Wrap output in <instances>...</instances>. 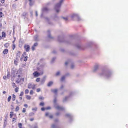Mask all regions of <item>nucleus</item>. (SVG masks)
Masks as SVG:
<instances>
[{"label":"nucleus","mask_w":128,"mask_h":128,"mask_svg":"<svg viewBox=\"0 0 128 128\" xmlns=\"http://www.w3.org/2000/svg\"><path fill=\"white\" fill-rule=\"evenodd\" d=\"M56 102L57 99L56 97L55 96L54 100V102L55 108L59 110H64V108L63 107L57 105Z\"/></svg>","instance_id":"obj_4"},{"label":"nucleus","mask_w":128,"mask_h":128,"mask_svg":"<svg viewBox=\"0 0 128 128\" xmlns=\"http://www.w3.org/2000/svg\"><path fill=\"white\" fill-rule=\"evenodd\" d=\"M10 73L9 72H8L7 75V79H9L10 76Z\"/></svg>","instance_id":"obj_28"},{"label":"nucleus","mask_w":128,"mask_h":128,"mask_svg":"<svg viewBox=\"0 0 128 128\" xmlns=\"http://www.w3.org/2000/svg\"><path fill=\"white\" fill-rule=\"evenodd\" d=\"M76 47L78 49H80L81 48V46L80 44H76Z\"/></svg>","instance_id":"obj_25"},{"label":"nucleus","mask_w":128,"mask_h":128,"mask_svg":"<svg viewBox=\"0 0 128 128\" xmlns=\"http://www.w3.org/2000/svg\"><path fill=\"white\" fill-rule=\"evenodd\" d=\"M59 19V17L57 16L56 15L54 17V20L55 21H57Z\"/></svg>","instance_id":"obj_18"},{"label":"nucleus","mask_w":128,"mask_h":128,"mask_svg":"<svg viewBox=\"0 0 128 128\" xmlns=\"http://www.w3.org/2000/svg\"><path fill=\"white\" fill-rule=\"evenodd\" d=\"M49 113L48 112H46V116H49Z\"/></svg>","instance_id":"obj_57"},{"label":"nucleus","mask_w":128,"mask_h":128,"mask_svg":"<svg viewBox=\"0 0 128 128\" xmlns=\"http://www.w3.org/2000/svg\"><path fill=\"white\" fill-rule=\"evenodd\" d=\"M70 74L69 73H67V74H65V76L66 77V76H69L70 75Z\"/></svg>","instance_id":"obj_63"},{"label":"nucleus","mask_w":128,"mask_h":128,"mask_svg":"<svg viewBox=\"0 0 128 128\" xmlns=\"http://www.w3.org/2000/svg\"><path fill=\"white\" fill-rule=\"evenodd\" d=\"M44 18L49 24L51 26H54V23L50 21V18L48 17H45Z\"/></svg>","instance_id":"obj_7"},{"label":"nucleus","mask_w":128,"mask_h":128,"mask_svg":"<svg viewBox=\"0 0 128 128\" xmlns=\"http://www.w3.org/2000/svg\"><path fill=\"white\" fill-rule=\"evenodd\" d=\"M44 103L43 102H41L40 104V105L41 106H44Z\"/></svg>","instance_id":"obj_41"},{"label":"nucleus","mask_w":128,"mask_h":128,"mask_svg":"<svg viewBox=\"0 0 128 128\" xmlns=\"http://www.w3.org/2000/svg\"><path fill=\"white\" fill-rule=\"evenodd\" d=\"M17 62H18V61H16V60H15L14 61V64H15L16 65H17Z\"/></svg>","instance_id":"obj_56"},{"label":"nucleus","mask_w":128,"mask_h":128,"mask_svg":"<svg viewBox=\"0 0 128 128\" xmlns=\"http://www.w3.org/2000/svg\"><path fill=\"white\" fill-rule=\"evenodd\" d=\"M4 1L5 0H1V2L2 4L4 3Z\"/></svg>","instance_id":"obj_62"},{"label":"nucleus","mask_w":128,"mask_h":128,"mask_svg":"<svg viewBox=\"0 0 128 128\" xmlns=\"http://www.w3.org/2000/svg\"><path fill=\"white\" fill-rule=\"evenodd\" d=\"M8 50L7 49L4 50L3 52V53L5 54H6L8 52Z\"/></svg>","instance_id":"obj_22"},{"label":"nucleus","mask_w":128,"mask_h":128,"mask_svg":"<svg viewBox=\"0 0 128 128\" xmlns=\"http://www.w3.org/2000/svg\"><path fill=\"white\" fill-rule=\"evenodd\" d=\"M65 87V86L64 85H61V87L60 88V90H62Z\"/></svg>","instance_id":"obj_36"},{"label":"nucleus","mask_w":128,"mask_h":128,"mask_svg":"<svg viewBox=\"0 0 128 128\" xmlns=\"http://www.w3.org/2000/svg\"><path fill=\"white\" fill-rule=\"evenodd\" d=\"M69 63V61H68V62H66L65 63V66H67L68 64Z\"/></svg>","instance_id":"obj_55"},{"label":"nucleus","mask_w":128,"mask_h":128,"mask_svg":"<svg viewBox=\"0 0 128 128\" xmlns=\"http://www.w3.org/2000/svg\"><path fill=\"white\" fill-rule=\"evenodd\" d=\"M56 51L55 50H54L52 51V53L54 54H56Z\"/></svg>","instance_id":"obj_58"},{"label":"nucleus","mask_w":128,"mask_h":128,"mask_svg":"<svg viewBox=\"0 0 128 128\" xmlns=\"http://www.w3.org/2000/svg\"><path fill=\"white\" fill-rule=\"evenodd\" d=\"M58 40L60 42H64L67 44H69L71 41L70 40H65L62 36H60L58 37Z\"/></svg>","instance_id":"obj_2"},{"label":"nucleus","mask_w":128,"mask_h":128,"mask_svg":"<svg viewBox=\"0 0 128 128\" xmlns=\"http://www.w3.org/2000/svg\"><path fill=\"white\" fill-rule=\"evenodd\" d=\"M38 126L37 124H36L34 126L33 128H38Z\"/></svg>","instance_id":"obj_40"},{"label":"nucleus","mask_w":128,"mask_h":128,"mask_svg":"<svg viewBox=\"0 0 128 128\" xmlns=\"http://www.w3.org/2000/svg\"><path fill=\"white\" fill-rule=\"evenodd\" d=\"M19 107L18 106H17L16 108V112H18L19 110Z\"/></svg>","instance_id":"obj_45"},{"label":"nucleus","mask_w":128,"mask_h":128,"mask_svg":"<svg viewBox=\"0 0 128 128\" xmlns=\"http://www.w3.org/2000/svg\"><path fill=\"white\" fill-rule=\"evenodd\" d=\"M26 111V109L25 108H23V109L22 112L23 113H25Z\"/></svg>","instance_id":"obj_46"},{"label":"nucleus","mask_w":128,"mask_h":128,"mask_svg":"<svg viewBox=\"0 0 128 128\" xmlns=\"http://www.w3.org/2000/svg\"><path fill=\"white\" fill-rule=\"evenodd\" d=\"M12 86L14 88V87H16V86L15 84L14 83H13L12 84Z\"/></svg>","instance_id":"obj_52"},{"label":"nucleus","mask_w":128,"mask_h":128,"mask_svg":"<svg viewBox=\"0 0 128 128\" xmlns=\"http://www.w3.org/2000/svg\"><path fill=\"white\" fill-rule=\"evenodd\" d=\"M43 74V71L42 70V72L40 73H38L37 72H34L33 74V75L34 76L36 77H37L40 75V74Z\"/></svg>","instance_id":"obj_9"},{"label":"nucleus","mask_w":128,"mask_h":128,"mask_svg":"<svg viewBox=\"0 0 128 128\" xmlns=\"http://www.w3.org/2000/svg\"><path fill=\"white\" fill-rule=\"evenodd\" d=\"M46 77L44 76L41 80L40 82V84H43L46 80Z\"/></svg>","instance_id":"obj_14"},{"label":"nucleus","mask_w":128,"mask_h":128,"mask_svg":"<svg viewBox=\"0 0 128 128\" xmlns=\"http://www.w3.org/2000/svg\"><path fill=\"white\" fill-rule=\"evenodd\" d=\"M49 117L50 118L52 119L53 118V116L52 115H50L49 116Z\"/></svg>","instance_id":"obj_64"},{"label":"nucleus","mask_w":128,"mask_h":128,"mask_svg":"<svg viewBox=\"0 0 128 128\" xmlns=\"http://www.w3.org/2000/svg\"><path fill=\"white\" fill-rule=\"evenodd\" d=\"M39 98L40 100H44V98L42 96L40 97Z\"/></svg>","instance_id":"obj_59"},{"label":"nucleus","mask_w":128,"mask_h":128,"mask_svg":"<svg viewBox=\"0 0 128 128\" xmlns=\"http://www.w3.org/2000/svg\"><path fill=\"white\" fill-rule=\"evenodd\" d=\"M66 77L65 76H62V77L61 78V81H62V82L65 79Z\"/></svg>","instance_id":"obj_24"},{"label":"nucleus","mask_w":128,"mask_h":128,"mask_svg":"<svg viewBox=\"0 0 128 128\" xmlns=\"http://www.w3.org/2000/svg\"><path fill=\"white\" fill-rule=\"evenodd\" d=\"M36 85L32 83H29L28 85V88L29 89L32 88V89L34 90L36 88Z\"/></svg>","instance_id":"obj_8"},{"label":"nucleus","mask_w":128,"mask_h":128,"mask_svg":"<svg viewBox=\"0 0 128 128\" xmlns=\"http://www.w3.org/2000/svg\"><path fill=\"white\" fill-rule=\"evenodd\" d=\"M2 37L5 38L6 36V33L4 32H3L2 34Z\"/></svg>","instance_id":"obj_26"},{"label":"nucleus","mask_w":128,"mask_h":128,"mask_svg":"<svg viewBox=\"0 0 128 128\" xmlns=\"http://www.w3.org/2000/svg\"><path fill=\"white\" fill-rule=\"evenodd\" d=\"M40 78H37L36 80V81L37 82H39L40 80Z\"/></svg>","instance_id":"obj_44"},{"label":"nucleus","mask_w":128,"mask_h":128,"mask_svg":"<svg viewBox=\"0 0 128 128\" xmlns=\"http://www.w3.org/2000/svg\"><path fill=\"white\" fill-rule=\"evenodd\" d=\"M45 110H46V108H43L41 109V110L42 111H44Z\"/></svg>","instance_id":"obj_61"},{"label":"nucleus","mask_w":128,"mask_h":128,"mask_svg":"<svg viewBox=\"0 0 128 128\" xmlns=\"http://www.w3.org/2000/svg\"><path fill=\"white\" fill-rule=\"evenodd\" d=\"M38 45V43H35L34 44V46H35V47H36V46H37Z\"/></svg>","instance_id":"obj_47"},{"label":"nucleus","mask_w":128,"mask_h":128,"mask_svg":"<svg viewBox=\"0 0 128 128\" xmlns=\"http://www.w3.org/2000/svg\"><path fill=\"white\" fill-rule=\"evenodd\" d=\"M19 90V88L18 87H17L15 89V91L16 92H17L18 91V90Z\"/></svg>","instance_id":"obj_35"},{"label":"nucleus","mask_w":128,"mask_h":128,"mask_svg":"<svg viewBox=\"0 0 128 128\" xmlns=\"http://www.w3.org/2000/svg\"><path fill=\"white\" fill-rule=\"evenodd\" d=\"M101 75L105 76L107 78H109L111 77L112 75V72L108 70L105 69L102 71L101 74Z\"/></svg>","instance_id":"obj_1"},{"label":"nucleus","mask_w":128,"mask_h":128,"mask_svg":"<svg viewBox=\"0 0 128 128\" xmlns=\"http://www.w3.org/2000/svg\"><path fill=\"white\" fill-rule=\"evenodd\" d=\"M74 67V65L73 64H72L71 66V68L72 69H73Z\"/></svg>","instance_id":"obj_53"},{"label":"nucleus","mask_w":128,"mask_h":128,"mask_svg":"<svg viewBox=\"0 0 128 128\" xmlns=\"http://www.w3.org/2000/svg\"><path fill=\"white\" fill-rule=\"evenodd\" d=\"M51 92L54 94L56 95H57V92H58V90L57 89H52L51 90Z\"/></svg>","instance_id":"obj_15"},{"label":"nucleus","mask_w":128,"mask_h":128,"mask_svg":"<svg viewBox=\"0 0 128 128\" xmlns=\"http://www.w3.org/2000/svg\"><path fill=\"white\" fill-rule=\"evenodd\" d=\"M18 127L19 128H22V124L21 123H19L18 124Z\"/></svg>","instance_id":"obj_30"},{"label":"nucleus","mask_w":128,"mask_h":128,"mask_svg":"<svg viewBox=\"0 0 128 128\" xmlns=\"http://www.w3.org/2000/svg\"><path fill=\"white\" fill-rule=\"evenodd\" d=\"M61 72L60 71H58L56 73L55 76H59L60 75Z\"/></svg>","instance_id":"obj_21"},{"label":"nucleus","mask_w":128,"mask_h":128,"mask_svg":"<svg viewBox=\"0 0 128 128\" xmlns=\"http://www.w3.org/2000/svg\"><path fill=\"white\" fill-rule=\"evenodd\" d=\"M50 11V9L46 7L43 8L42 9V13L41 15V17L43 18L45 13H47Z\"/></svg>","instance_id":"obj_6"},{"label":"nucleus","mask_w":128,"mask_h":128,"mask_svg":"<svg viewBox=\"0 0 128 128\" xmlns=\"http://www.w3.org/2000/svg\"><path fill=\"white\" fill-rule=\"evenodd\" d=\"M35 46H33L32 47V50L33 51H34L35 50Z\"/></svg>","instance_id":"obj_43"},{"label":"nucleus","mask_w":128,"mask_h":128,"mask_svg":"<svg viewBox=\"0 0 128 128\" xmlns=\"http://www.w3.org/2000/svg\"><path fill=\"white\" fill-rule=\"evenodd\" d=\"M53 84V82L52 81L49 82L47 84V86L48 87H50L52 86Z\"/></svg>","instance_id":"obj_19"},{"label":"nucleus","mask_w":128,"mask_h":128,"mask_svg":"<svg viewBox=\"0 0 128 128\" xmlns=\"http://www.w3.org/2000/svg\"><path fill=\"white\" fill-rule=\"evenodd\" d=\"M62 18L66 21L68 20V18H65L64 17H62Z\"/></svg>","instance_id":"obj_39"},{"label":"nucleus","mask_w":128,"mask_h":128,"mask_svg":"<svg viewBox=\"0 0 128 128\" xmlns=\"http://www.w3.org/2000/svg\"><path fill=\"white\" fill-rule=\"evenodd\" d=\"M69 97V96H66V97H65V98H64L63 99V102H66L67 101Z\"/></svg>","instance_id":"obj_23"},{"label":"nucleus","mask_w":128,"mask_h":128,"mask_svg":"<svg viewBox=\"0 0 128 128\" xmlns=\"http://www.w3.org/2000/svg\"><path fill=\"white\" fill-rule=\"evenodd\" d=\"M2 12H0V18L2 17Z\"/></svg>","instance_id":"obj_60"},{"label":"nucleus","mask_w":128,"mask_h":128,"mask_svg":"<svg viewBox=\"0 0 128 128\" xmlns=\"http://www.w3.org/2000/svg\"><path fill=\"white\" fill-rule=\"evenodd\" d=\"M34 40L36 41H39L38 39V35H36L35 36L34 38Z\"/></svg>","instance_id":"obj_17"},{"label":"nucleus","mask_w":128,"mask_h":128,"mask_svg":"<svg viewBox=\"0 0 128 128\" xmlns=\"http://www.w3.org/2000/svg\"><path fill=\"white\" fill-rule=\"evenodd\" d=\"M70 17L73 20H77L79 21L80 20V17L78 14H72L70 16Z\"/></svg>","instance_id":"obj_5"},{"label":"nucleus","mask_w":128,"mask_h":128,"mask_svg":"<svg viewBox=\"0 0 128 128\" xmlns=\"http://www.w3.org/2000/svg\"><path fill=\"white\" fill-rule=\"evenodd\" d=\"M64 1V0H60L58 3L55 5L54 9L57 13H58L60 12L61 4Z\"/></svg>","instance_id":"obj_3"},{"label":"nucleus","mask_w":128,"mask_h":128,"mask_svg":"<svg viewBox=\"0 0 128 128\" xmlns=\"http://www.w3.org/2000/svg\"><path fill=\"white\" fill-rule=\"evenodd\" d=\"M28 58V57L27 56H25L24 57V60L25 61H27V60Z\"/></svg>","instance_id":"obj_38"},{"label":"nucleus","mask_w":128,"mask_h":128,"mask_svg":"<svg viewBox=\"0 0 128 128\" xmlns=\"http://www.w3.org/2000/svg\"><path fill=\"white\" fill-rule=\"evenodd\" d=\"M4 46L6 48H8L9 46L8 43L6 44H4Z\"/></svg>","instance_id":"obj_42"},{"label":"nucleus","mask_w":128,"mask_h":128,"mask_svg":"<svg viewBox=\"0 0 128 128\" xmlns=\"http://www.w3.org/2000/svg\"><path fill=\"white\" fill-rule=\"evenodd\" d=\"M26 98L28 100H30L31 99V97L29 96H26Z\"/></svg>","instance_id":"obj_32"},{"label":"nucleus","mask_w":128,"mask_h":128,"mask_svg":"<svg viewBox=\"0 0 128 128\" xmlns=\"http://www.w3.org/2000/svg\"><path fill=\"white\" fill-rule=\"evenodd\" d=\"M34 113L32 112L30 113L29 115L30 116H34Z\"/></svg>","instance_id":"obj_33"},{"label":"nucleus","mask_w":128,"mask_h":128,"mask_svg":"<svg viewBox=\"0 0 128 128\" xmlns=\"http://www.w3.org/2000/svg\"><path fill=\"white\" fill-rule=\"evenodd\" d=\"M11 98V96H9L8 98V102H10Z\"/></svg>","instance_id":"obj_34"},{"label":"nucleus","mask_w":128,"mask_h":128,"mask_svg":"<svg viewBox=\"0 0 128 128\" xmlns=\"http://www.w3.org/2000/svg\"><path fill=\"white\" fill-rule=\"evenodd\" d=\"M51 109V108L50 107H48L46 108V110H49Z\"/></svg>","instance_id":"obj_50"},{"label":"nucleus","mask_w":128,"mask_h":128,"mask_svg":"<svg viewBox=\"0 0 128 128\" xmlns=\"http://www.w3.org/2000/svg\"><path fill=\"white\" fill-rule=\"evenodd\" d=\"M38 108L37 107H35L34 108H33L32 110L33 111H36L37 110Z\"/></svg>","instance_id":"obj_31"},{"label":"nucleus","mask_w":128,"mask_h":128,"mask_svg":"<svg viewBox=\"0 0 128 128\" xmlns=\"http://www.w3.org/2000/svg\"><path fill=\"white\" fill-rule=\"evenodd\" d=\"M41 90V89L40 88H38L37 89V92H40Z\"/></svg>","instance_id":"obj_51"},{"label":"nucleus","mask_w":128,"mask_h":128,"mask_svg":"<svg viewBox=\"0 0 128 128\" xmlns=\"http://www.w3.org/2000/svg\"><path fill=\"white\" fill-rule=\"evenodd\" d=\"M30 5V6H32L34 4V0H29Z\"/></svg>","instance_id":"obj_16"},{"label":"nucleus","mask_w":128,"mask_h":128,"mask_svg":"<svg viewBox=\"0 0 128 128\" xmlns=\"http://www.w3.org/2000/svg\"><path fill=\"white\" fill-rule=\"evenodd\" d=\"M56 59V58L55 57H54L52 59L51 62L52 63H53L54 61Z\"/></svg>","instance_id":"obj_29"},{"label":"nucleus","mask_w":128,"mask_h":128,"mask_svg":"<svg viewBox=\"0 0 128 128\" xmlns=\"http://www.w3.org/2000/svg\"><path fill=\"white\" fill-rule=\"evenodd\" d=\"M34 94V92L32 90H31L30 92V94L31 95L33 94Z\"/></svg>","instance_id":"obj_54"},{"label":"nucleus","mask_w":128,"mask_h":128,"mask_svg":"<svg viewBox=\"0 0 128 128\" xmlns=\"http://www.w3.org/2000/svg\"><path fill=\"white\" fill-rule=\"evenodd\" d=\"M29 92V90L28 89L26 90L25 91V93L26 94H28Z\"/></svg>","instance_id":"obj_37"},{"label":"nucleus","mask_w":128,"mask_h":128,"mask_svg":"<svg viewBox=\"0 0 128 128\" xmlns=\"http://www.w3.org/2000/svg\"><path fill=\"white\" fill-rule=\"evenodd\" d=\"M99 67V65L98 64H96V65L94 66V72H96V71H97L98 69V68Z\"/></svg>","instance_id":"obj_13"},{"label":"nucleus","mask_w":128,"mask_h":128,"mask_svg":"<svg viewBox=\"0 0 128 128\" xmlns=\"http://www.w3.org/2000/svg\"><path fill=\"white\" fill-rule=\"evenodd\" d=\"M24 48L26 52H28L30 50V47L29 45L25 44L24 46Z\"/></svg>","instance_id":"obj_10"},{"label":"nucleus","mask_w":128,"mask_h":128,"mask_svg":"<svg viewBox=\"0 0 128 128\" xmlns=\"http://www.w3.org/2000/svg\"><path fill=\"white\" fill-rule=\"evenodd\" d=\"M24 92H21L20 96H23V95H24Z\"/></svg>","instance_id":"obj_48"},{"label":"nucleus","mask_w":128,"mask_h":128,"mask_svg":"<svg viewBox=\"0 0 128 128\" xmlns=\"http://www.w3.org/2000/svg\"><path fill=\"white\" fill-rule=\"evenodd\" d=\"M15 99H16V96L14 94H13L12 95V100L13 101H14L15 100Z\"/></svg>","instance_id":"obj_27"},{"label":"nucleus","mask_w":128,"mask_h":128,"mask_svg":"<svg viewBox=\"0 0 128 128\" xmlns=\"http://www.w3.org/2000/svg\"><path fill=\"white\" fill-rule=\"evenodd\" d=\"M66 116L70 118L71 119H72V116L71 114H67L66 115Z\"/></svg>","instance_id":"obj_20"},{"label":"nucleus","mask_w":128,"mask_h":128,"mask_svg":"<svg viewBox=\"0 0 128 128\" xmlns=\"http://www.w3.org/2000/svg\"><path fill=\"white\" fill-rule=\"evenodd\" d=\"M16 47V45L15 44H13V46L12 47V49L14 50L15 48Z\"/></svg>","instance_id":"obj_49"},{"label":"nucleus","mask_w":128,"mask_h":128,"mask_svg":"<svg viewBox=\"0 0 128 128\" xmlns=\"http://www.w3.org/2000/svg\"><path fill=\"white\" fill-rule=\"evenodd\" d=\"M20 52L19 51L17 52V54H16V60H18L20 58Z\"/></svg>","instance_id":"obj_12"},{"label":"nucleus","mask_w":128,"mask_h":128,"mask_svg":"<svg viewBox=\"0 0 128 128\" xmlns=\"http://www.w3.org/2000/svg\"><path fill=\"white\" fill-rule=\"evenodd\" d=\"M48 37L50 39H52L53 38V37L51 36L50 34V30H48L47 31Z\"/></svg>","instance_id":"obj_11"}]
</instances>
